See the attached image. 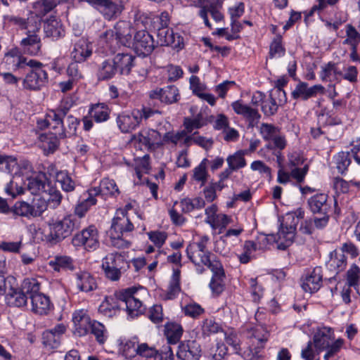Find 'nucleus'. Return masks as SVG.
Wrapping results in <instances>:
<instances>
[{"label": "nucleus", "mask_w": 360, "mask_h": 360, "mask_svg": "<svg viewBox=\"0 0 360 360\" xmlns=\"http://www.w3.org/2000/svg\"><path fill=\"white\" fill-rule=\"evenodd\" d=\"M58 4L56 0H37L33 4V8L37 15L44 16L51 11Z\"/></svg>", "instance_id": "56"}, {"label": "nucleus", "mask_w": 360, "mask_h": 360, "mask_svg": "<svg viewBox=\"0 0 360 360\" xmlns=\"http://www.w3.org/2000/svg\"><path fill=\"white\" fill-rule=\"evenodd\" d=\"M96 202V197L94 195H91V190L88 189L86 192L83 194V199L75 206L74 211L75 214L72 215L81 220L90 207L95 205Z\"/></svg>", "instance_id": "32"}, {"label": "nucleus", "mask_w": 360, "mask_h": 360, "mask_svg": "<svg viewBox=\"0 0 360 360\" xmlns=\"http://www.w3.org/2000/svg\"><path fill=\"white\" fill-rule=\"evenodd\" d=\"M115 31L109 30L105 31L101 36L107 42L115 39L117 42L120 43L125 46H130L132 40V34L134 30L131 23L126 20H120L115 25Z\"/></svg>", "instance_id": "9"}, {"label": "nucleus", "mask_w": 360, "mask_h": 360, "mask_svg": "<svg viewBox=\"0 0 360 360\" xmlns=\"http://www.w3.org/2000/svg\"><path fill=\"white\" fill-rule=\"evenodd\" d=\"M360 281V269L359 267L353 264L349 269L347 272V284L353 286L354 288L355 286L359 283Z\"/></svg>", "instance_id": "63"}, {"label": "nucleus", "mask_w": 360, "mask_h": 360, "mask_svg": "<svg viewBox=\"0 0 360 360\" xmlns=\"http://www.w3.org/2000/svg\"><path fill=\"white\" fill-rule=\"evenodd\" d=\"M118 300L123 304L131 317L138 316L145 311L146 307L140 300L139 288L131 287L118 292Z\"/></svg>", "instance_id": "6"}, {"label": "nucleus", "mask_w": 360, "mask_h": 360, "mask_svg": "<svg viewBox=\"0 0 360 360\" xmlns=\"http://www.w3.org/2000/svg\"><path fill=\"white\" fill-rule=\"evenodd\" d=\"M323 274L319 266L307 272L301 279V286L305 292L314 293L317 292L322 285Z\"/></svg>", "instance_id": "17"}, {"label": "nucleus", "mask_w": 360, "mask_h": 360, "mask_svg": "<svg viewBox=\"0 0 360 360\" xmlns=\"http://www.w3.org/2000/svg\"><path fill=\"white\" fill-rule=\"evenodd\" d=\"M4 22L9 26L15 25L21 30H28L34 26V21L40 20L37 16H32L27 19L13 15L4 16Z\"/></svg>", "instance_id": "38"}, {"label": "nucleus", "mask_w": 360, "mask_h": 360, "mask_svg": "<svg viewBox=\"0 0 360 360\" xmlns=\"http://www.w3.org/2000/svg\"><path fill=\"white\" fill-rule=\"evenodd\" d=\"M326 266L335 274L342 271L347 266V259L342 251L335 250L331 252Z\"/></svg>", "instance_id": "36"}, {"label": "nucleus", "mask_w": 360, "mask_h": 360, "mask_svg": "<svg viewBox=\"0 0 360 360\" xmlns=\"http://www.w3.org/2000/svg\"><path fill=\"white\" fill-rule=\"evenodd\" d=\"M285 53V49L282 44V37L281 35H277L270 44L269 57L270 58H279L284 56Z\"/></svg>", "instance_id": "58"}, {"label": "nucleus", "mask_w": 360, "mask_h": 360, "mask_svg": "<svg viewBox=\"0 0 360 360\" xmlns=\"http://www.w3.org/2000/svg\"><path fill=\"white\" fill-rule=\"evenodd\" d=\"M32 311L39 315L47 314L51 308L50 299L48 296L41 292L32 297Z\"/></svg>", "instance_id": "34"}, {"label": "nucleus", "mask_w": 360, "mask_h": 360, "mask_svg": "<svg viewBox=\"0 0 360 360\" xmlns=\"http://www.w3.org/2000/svg\"><path fill=\"white\" fill-rule=\"evenodd\" d=\"M48 81V74L42 67L34 68L23 79V86L28 90H39Z\"/></svg>", "instance_id": "18"}, {"label": "nucleus", "mask_w": 360, "mask_h": 360, "mask_svg": "<svg viewBox=\"0 0 360 360\" xmlns=\"http://www.w3.org/2000/svg\"><path fill=\"white\" fill-rule=\"evenodd\" d=\"M89 189L91 195H94L96 197L108 195H115L120 193L115 181L108 178L102 179L98 186L92 187Z\"/></svg>", "instance_id": "31"}, {"label": "nucleus", "mask_w": 360, "mask_h": 360, "mask_svg": "<svg viewBox=\"0 0 360 360\" xmlns=\"http://www.w3.org/2000/svg\"><path fill=\"white\" fill-rule=\"evenodd\" d=\"M182 311L186 316L193 319H198L205 313V309L200 304L195 302L187 304L182 307Z\"/></svg>", "instance_id": "62"}, {"label": "nucleus", "mask_w": 360, "mask_h": 360, "mask_svg": "<svg viewBox=\"0 0 360 360\" xmlns=\"http://www.w3.org/2000/svg\"><path fill=\"white\" fill-rule=\"evenodd\" d=\"M209 238L207 236H202L198 242L190 243L186 248V254L189 259L199 267L197 270L199 273H202L203 268L201 265H205L209 262L212 254L207 249V244Z\"/></svg>", "instance_id": "5"}, {"label": "nucleus", "mask_w": 360, "mask_h": 360, "mask_svg": "<svg viewBox=\"0 0 360 360\" xmlns=\"http://www.w3.org/2000/svg\"><path fill=\"white\" fill-rule=\"evenodd\" d=\"M347 38L343 41L344 44H349L351 46H357L360 43V33L350 24L346 25Z\"/></svg>", "instance_id": "61"}, {"label": "nucleus", "mask_w": 360, "mask_h": 360, "mask_svg": "<svg viewBox=\"0 0 360 360\" xmlns=\"http://www.w3.org/2000/svg\"><path fill=\"white\" fill-rule=\"evenodd\" d=\"M200 326L202 335L203 337H210L212 335L224 332L222 326L212 317L205 319L202 321Z\"/></svg>", "instance_id": "44"}, {"label": "nucleus", "mask_w": 360, "mask_h": 360, "mask_svg": "<svg viewBox=\"0 0 360 360\" xmlns=\"http://www.w3.org/2000/svg\"><path fill=\"white\" fill-rule=\"evenodd\" d=\"M44 193L48 195V197L45 198L46 199L49 206L52 208H56L60 204L63 198L62 195L58 189L51 185V184H50L48 188H46Z\"/></svg>", "instance_id": "57"}, {"label": "nucleus", "mask_w": 360, "mask_h": 360, "mask_svg": "<svg viewBox=\"0 0 360 360\" xmlns=\"http://www.w3.org/2000/svg\"><path fill=\"white\" fill-rule=\"evenodd\" d=\"M138 354L142 357H145L146 359H153L158 355H160V352H159L155 347H150L147 343H141L139 345Z\"/></svg>", "instance_id": "64"}, {"label": "nucleus", "mask_w": 360, "mask_h": 360, "mask_svg": "<svg viewBox=\"0 0 360 360\" xmlns=\"http://www.w3.org/2000/svg\"><path fill=\"white\" fill-rule=\"evenodd\" d=\"M41 29V20L34 21V26L27 30V37L20 42V46L25 54L36 56L41 54L42 43L37 34Z\"/></svg>", "instance_id": "8"}, {"label": "nucleus", "mask_w": 360, "mask_h": 360, "mask_svg": "<svg viewBox=\"0 0 360 360\" xmlns=\"http://www.w3.org/2000/svg\"><path fill=\"white\" fill-rule=\"evenodd\" d=\"M179 269H174L169 281L168 289L165 295V300H174L181 292Z\"/></svg>", "instance_id": "41"}, {"label": "nucleus", "mask_w": 360, "mask_h": 360, "mask_svg": "<svg viewBox=\"0 0 360 360\" xmlns=\"http://www.w3.org/2000/svg\"><path fill=\"white\" fill-rule=\"evenodd\" d=\"M11 212L16 216L27 218L33 217V210L31 205L25 201H17L11 209Z\"/></svg>", "instance_id": "55"}, {"label": "nucleus", "mask_w": 360, "mask_h": 360, "mask_svg": "<svg viewBox=\"0 0 360 360\" xmlns=\"http://www.w3.org/2000/svg\"><path fill=\"white\" fill-rule=\"evenodd\" d=\"M20 290L25 295H27V299H32L34 296L41 293L40 283L38 281L33 278H27L24 279Z\"/></svg>", "instance_id": "49"}, {"label": "nucleus", "mask_w": 360, "mask_h": 360, "mask_svg": "<svg viewBox=\"0 0 360 360\" xmlns=\"http://www.w3.org/2000/svg\"><path fill=\"white\" fill-rule=\"evenodd\" d=\"M245 152L238 150L226 158L228 166L233 171H237L246 165V160L244 158Z\"/></svg>", "instance_id": "51"}, {"label": "nucleus", "mask_w": 360, "mask_h": 360, "mask_svg": "<svg viewBox=\"0 0 360 360\" xmlns=\"http://www.w3.org/2000/svg\"><path fill=\"white\" fill-rule=\"evenodd\" d=\"M156 46V41L147 31L139 30L135 34L133 46L138 55L148 56L153 52Z\"/></svg>", "instance_id": "13"}, {"label": "nucleus", "mask_w": 360, "mask_h": 360, "mask_svg": "<svg viewBox=\"0 0 360 360\" xmlns=\"http://www.w3.org/2000/svg\"><path fill=\"white\" fill-rule=\"evenodd\" d=\"M89 332L94 335L99 344H103L108 338V332L103 324L93 320Z\"/></svg>", "instance_id": "53"}, {"label": "nucleus", "mask_w": 360, "mask_h": 360, "mask_svg": "<svg viewBox=\"0 0 360 360\" xmlns=\"http://www.w3.org/2000/svg\"><path fill=\"white\" fill-rule=\"evenodd\" d=\"M49 226L50 229L49 240L56 243L70 236L75 230L81 228L82 222L75 216L70 214L60 220L51 219L49 222Z\"/></svg>", "instance_id": "3"}, {"label": "nucleus", "mask_w": 360, "mask_h": 360, "mask_svg": "<svg viewBox=\"0 0 360 360\" xmlns=\"http://www.w3.org/2000/svg\"><path fill=\"white\" fill-rule=\"evenodd\" d=\"M342 72L338 68V64L334 62H328L321 66L320 77L323 82H340Z\"/></svg>", "instance_id": "35"}, {"label": "nucleus", "mask_w": 360, "mask_h": 360, "mask_svg": "<svg viewBox=\"0 0 360 360\" xmlns=\"http://www.w3.org/2000/svg\"><path fill=\"white\" fill-rule=\"evenodd\" d=\"M280 132V128L271 124L262 123L259 127V133L265 141H271Z\"/></svg>", "instance_id": "60"}, {"label": "nucleus", "mask_w": 360, "mask_h": 360, "mask_svg": "<svg viewBox=\"0 0 360 360\" xmlns=\"http://www.w3.org/2000/svg\"><path fill=\"white\" fill-rule=\"evenodd\" d=\"M334 340V332L331 328L321 327L317 328L313 336L312 343L318 352L326 350L324 355L325 360L333 358L342 348L344 340L342 339Z\"/></svg>", "instance_id": "1"}, {"label": "nucleus", "mask_w": 360, "mask_h": 360, "mask_svg": "<svg viewBox=\"0 0 360 360\" xmlns=\"http://www.w3.org/2000/svg\"><path fill=\"white\" fill-rule=\"evenodd\" d=\"M210 13L212 18L217 21H221L224 18L223 14L220 12L218 6L214 4L202 6L199 11V15L203 19L205 25L211 28V24L208 20L207 13Z\"/></svg>", "instance_id": "40"}, {"label": "nucleus", "mask_w": 360, "mask_h": 360, "mask_svg": "<svg viewBox=\"0 0 360 360\" xmlns=\"http://www.w3.org/2000/svg\"><path fill=\"white\" fill-rule=\"evenodd\" d=\"M231 107L233 111L243 118L248 122V128H254L259 122L261 115L257 108L251 107L245 103L242 100H238L231 103Z\"/></svg>", "instance_id": "14"}, {"label": "nucleus", "mask_w": 360, "mask_h": 360, "mask_svg": "<svg viewBox=\"0 0 360 360\" xmlns=\"http://www.w3.org/2000/svg\"><path fill=\"white\" fill-rule=\"evenodd\" d=\"M63 121L64 119L58 114L50 110L46 112L44 119L37 121V124L41 129L49 128L53 136L59 137Z\"/></svg>", "instance_id": "21"}, {"label": "nucleus", "mask_w": 360, "mask_h": 360, "mask_svg": "<svg viewBox=\"0 0 360 360\" xmlns=\"http://www.w3.org/2000/svg\"><path fill=\"white\" fill-rule=\"evenodd\" d=\"M246 336L250 340L252 345H255L257 349H263L269 340V333L263 326L257 325L248 328Z\"/></svg>", "instance_id": "26"}, {"label": "nucleus", "mask_w": 360, "mask_h": 360, "mask_svg": "<svg viewBox=\"0 0 360 360\" xmlns=\"http://www.w3.org/2000/svg\"><path fill=\"white\" fill-rule=\"evenodd\" d=\"M117 73L112 58L104 60L97 69L96 76L100 81H106L113 78Z\"/></svg>", "instance_id": "37"}, {"label": "nucleus", "mask_w": 360, "mask_h": 360, "mask_svg": "<svg viewBox=\"0 0 360 360\" xmlns=\"http://www.w3.org/2000/svg\"><path fill=\"white\" fill-rule=\"evenodd\" d=\"M295 235V227L281 224L276 236H274V242L277 244V248L285 250L292 243Z\"/></svg>", "instance_id": "25"}, {"label": "nucleus", "mask_w": 360, "mask_h": 360, "mask_svg": "<svg viewBox=\"0 0 360 360\" xmlns=\"http://www.w3.org/2000/svg\"><path fill=\"white\" fill-rule=\"evenodd\" d=\"M89 4L96 8L105 20L117 18L124 10V6L112 0H85Z\"/></svg>", "instance_id": "11"}, {"label": "nucleus", "mask_w": 360, "mask_h": 360, "mask_svg": "<svg viewBox=\"0 0 360 360\" xmlns=\"http://www.w3.org/2000/svg\"><path fill=\"white\" fill-rule=\"evenodd\" d=\"M117 125L122 133H130L136 130L141 124L139 109L122 112L117 115Z\"/></svg>", "instance_id": "12"}, {"label": "nucleus", "mask_w": 360, "mask_h": 360, "mask_svg": "<svg viewBox=\"0 0 360 360\" xmlns=\"http://www.w3.org/2000/svg\"><path fill=\"white\" fill-rule=\"evenodd\" d=\"M157 46H172L174 49L183 48V38L168 26L157 28Z\"/></svg>", "instance_id": "15"}, {"label": "nucleus", "mask_w": 360, "mask_h": 360, "mask_svg": "<svg viewBox=\"0 0 360 360\" xmlns=\"http://www.w3.org/2000/svg\"><path fill=\"white\" fill-rule=\"evenodd\" d=\"M279 105L274 94H269V98L261 104V109L265 116L270 117L277 112Z\"/></svg>", "instance_id": "54"}, {"label": "nucleus", "mask_w": 360, "mask_h": 360, "mask_svg": "<svg viewBox=\"0 0 360 360\" xmlns=\"http://www.w3.org/2000/svg\"><path fill=\"white\" fill-rule=\"evenodd\" d=\"M309 210L314 214H333L337 205V201L333 204L329 196L324 193H316L307 200Z\"/></svg>", "instance_id": "10"}, {"label": "nucleus", "mask_w": 360, "mask_h": 360, "mask_svg": "<svg viewBox=\"0 0 360 360\" xmlns=\"http://www.w3.org/2000/svg\"><path fill=\"white\" fill-rule=\"evenodd\" d=\"M121 307L117 292L116 297L110 296L105 298L98 307V312L107 318H112L120 314Z\"/></svg>", "instance_id": "28"}, {"label": "nucleus", "mask_w": 360, "mask_h": 360, "mask_svg": "<svg viewBox=\"0 0 360 360\" xmlns=\"http://www.w3.org/2000/svg\"><path fill=\"white\" fill-rule=\"evenodd\" d=\"M117 73L128 75L134 66L135 57L130 53H119L112 58Z\"/></svg>", "instance_id": "29"}, {"label": "nucleus", "mask_w": 360, "mask_h": 360, "mask_svg": "<svg viewBox=\"0 0 360 360\" xmlns=\"http://www.w3.org/2000/svg\"><path fill=\"white\" fill-rule=\"evenodd\" d=\"M207 122V117L200 111L193 118L185 117L184 126L188 132H191L194 129H198L205 126Z\"/></svg>", "instance_id": "46"}, {"label": "nucleus", "mask_w": 360, "mask_h": 360, "mask_svg": "<svg viewBox=\"0 0 360 360\" xmlns=\"http://www.w3.org/2000/svg\"><path fill=\"white\" fill-rule=\"evenodd\" d=\"M333 160L338 172L341 174H345L351 164L349 153L340 152L333 157Z\"/></svg>", "instance_id": "50"}, {"label": "nucleus", "mask_w": 360, "mask_h": 360, "mask_svg": "<svg viewBox=\"0 0 360 360\" xmlns=\"http://www.w3.org/2000/svg\"><path fill=\"white\" fill-rule=\"evenodd\" d=\"M72 322L74 335L83 337L89 333L93 320L90 318L87 310L82 309L73 312Z\"/></svg>", "instance_id": "16"}, {"label": "nucleus", "mask_w": 360, "mask_h": 360, "mask_svg": "<svg viewBox=\"0 0 360 360\" xmlns=\"http://www.w3.org/2000/svg\"><path fill=\"white\" fill-rule=\"evenodd\" d=\"M6 300L9 306L22 307L27 304V297L20 289L11 288L9 292L6 294Z\"/></svg>", "instance_id": "43"}, {"label": "nucleus", "mask_w": 360, "mask_h": 360, "mask_svg": "<svg viewBox=\"0 0 360 360\" xmlns=\"http://www.w3.org/2000/svg\"><path fill=\"white\" fill-rule=\"evenodd\" d=\"M92 55V46L84 38H80L73 44L70 52L72 60L76 63H83Z\"/></svg>", "instance_id": "23"}, {"label": "nucleus", "mask_w": 360, "mask_h": 360, "mask_svg": "<svg viewBox=\"0 0 360 360\" xmlns=\"http://www.w3.org/2000/svg\"><path fill=\"white\" fill-rule=\"evenodd\" d=\"M49 264L55 271H60L61 269H72V259L68 256H56L50 260Z\"/></svg>", "instance_id": "52"}, {"label": "nucleus", "mask_w": 360, "mask_h": 360, "mask_svg": "<svg viewBox=\"0 0 360 360\" xmlns=\"http://www.w3.org/2000/svg\"><path fill=\"white\" fill-rule=\"evenodd\" d=\"M201 352L200 345L197 341L188 340L179 345L176 356L180 360H199Z\"/></svg>", "instance_id": "20"}, {"label": "nucleus", "mask_w": 360, "mask_h": 360, "mask_svg": "<svg viewBox=\"0 0 360 360\" xmlns=\"http://www.w3.org/2000/svg\"><path fill=\"white\" fill-rule=\"evenodd\" d=\"M183 333L182 327L176 323H169L165 325V335L168 343L176 344L179 341Z\"/></svg>", "instance_id": "48"}, {"label": "nucleus", "mask_w": 360, "mask_h": 360, "mask_svg": "<svg viewBox=\"0 0 360 360\" xmlns=\"http://www.w3.org/2000/svg\"><path fill=\"white\" fill-rule=\"evenodd\" d=\"M79 124V120L77 117L68 115L63 121L59 139H64L75 136Z\"/></svg>", "instance_id": "39"}, {"label": "nucleus", "mask_w": 360, "mask_h": 360, "mask_svg": "<svg viewBox=\"0 0 360 360\" xmlns=\"http://www.w3.org/2000/svg\"><path fill=\"white\" fill-rule=\"evenodd\" d=\"M130 267L124 252H114L102 259L101 268L105 277L110 281H118Z\"/></svg>", "instance_id": "2"}, {"label": "nucleus", "mask_w": 360, "mask_h": 360, "mask_svg": "<svg viewBox=\"0 0 360 360\" xmlns=\"http://www.w3.org/2000/svg\"><path fill=\"white\" fill-rule=\"evenodd\" d=\"M179 89L174 85L164 88H156L148 93V105L159 108L160 104H172L179 99Z\"/></svg>", "instance_id": "7"}, {"label": "nucleus", "mask_w": 360, "mask_h": 360, "mask_svg": "<svg viewBox=\"0 0 360 360\" xmlns=\"http://www.w3.org/2000/svg\"><path fill=\"white\" fill-rule=\"evenodd\" d=\"M66 331L63 323H58L54 328L45 330L42 334V342L46 347L56 349L60 345L62 335Z\"/></svg>", "instance_id": "22"}, {"label": "nucleus", "mask_w": 360, "mask_h": 360, "mask_svg": "<svg viewBox=\"0 0 360 360\" xmlns=\"http://www.w3.org/2000/svg\"><path fill=\"white\" fill-rule=\"evenodd\" d=\"M139 345L136 338L123 340L119 345V349L126 358L131 359L137 355Z\"/></svg>", "instance_id": "45"}, {"label": "nucleus", "mask_w": 360, "mask_h": 360, "mask_svg": "<svg viewBox=\"0 0 360 360\" xmlns=\"http://www.w3.org/2000/svg\"><path fill=\"white\" fill-rule=\"evenodd\" d=\"M74 283L81 292H89L97 288L96 278L89 272L79 271L75 274Z\"/></svg>", "instance_id": "24"}, {"label": "nucleus", "mask_w": 360, "mask_h": 360, "mask_svg": "<svg viewBox=\"0 0 360 360\" xmlns=\"http://www.w3.org/2000/svg\"><path fill=\"white\" fill-rule=\"evenodd\" d=\"M45 173H39L35 177L28 179L27 189L33 195L44 193L50 185Z\"/></svg>", "instance_id": "33"}, {"label": "nucleus", "mask_w": 360, "mask_h": 360, "mask_svg": "<svg viewBox=\"0 0 360 360\" xmlns=\"http://www.w3.org/2000/svg\"><path fill=\"white\" fill-rule=\"evenodd\" d=\"M110 109L104 103H96L91 106L89 114L96 122L107 121L110 117Z\"/></svg>", "instance_id": "42"}, {"label": "nucleus", "mask_w": 360, "mask_h": 360, "mask_svg": "<svg viewBox=\"0 0 360 360\" xmlns=\"http://www.w3.org/2000/svg\"><path fill=\"white\" fill-rule=\"evenodd\" d=\"M208 160L205 158L193 169V178L195 181L200 182L203 186L207 181L208 174L207 172V162Z\"/></svg>", "instance_id": "59"}, {"label": "nucleus", "mask_w": 360, "mask_h": 360, "mask_svg": "<svg viewBox=\"0 0 360 360\" xmlns=\"http://www.w3.org/2000/svg\"><path fill=\"white\" fill-rule=\"evenodd\" d=\"M13 70L14 71H25L27 68L33 69L34 68L42 67L43 64L34 59H28L23 55L18 57L17 60H12Z\"/></svg>", "instance_id": "47"}, {"label": "nucleus", "mask_w": 360, "mask_h": 360, "mask_svg": "<svg viewBox=\"0 0 360 360\" xmlns=\"http://www.w3.org/2000/svg\"><path fill=\"white\" fill-rule=\"evenodd\" d=\"M71 243L77 250L94 251L100 245L98 231L95 226L90 225L77 232L72 236Z\"/></svg>", "instance_id": "4"}, {"label": "nucleus", "mask_w": 360, "mask_h": 360, "mask_svg": "<svg viewBox=\"0 0 360 360\" xmlns=\"http://www.w3.org/2000/svg\"><path fill=\"white\" fill-rule=\"evenodd\" d=\"M134 229V224L131 222L128 215L119 214L116 212L109 232L123 234L132 231Z\"/></svg>", "instance_id": "30"}, {"label": "nucleus", "mask_w": 360, "mask_h": 360, "mask_svg": "<svg viewBox=\"0 0 360 360\" xmlns=\"http://www.w3.org/2000/svg\"><path fill=\"white\" fill-rule=\"evenodd\" d=\"M325 88L321 84H316L311 87L304 82L299 81L295 89L291 93V96L295 100L307 101L310 98L316 96L318 94H324Z\"/></svg>", "instance_id": "19"}, {"label": "nucleus", "mask_w": 360, "mask_h": 360, "mask_svg": "<svg viewBox=\"0 0 360 360\" xmlns=\"http://www.w3.org/2000/svg\"><path fill=\"white\" fill-rule=\"evenodd\" d=\"M45 37L52 40H58L65 34V30L61 21L55 17H51L44 24Z\"/></svg>", "instance_id": "27"}]
</instances>
